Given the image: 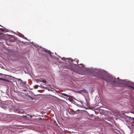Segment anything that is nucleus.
<instances>
[{
  "instance_id": "f257e3e1",
  "label": "nucleus",
  "mask_w": 134,
  "mask_h": 134,
  "mask_svg": "<svg viewBox=\"0 0 134 134\" xmlns=\"http://www.w3.org/2000/svg\"><path fill=\"white\" fill-rule=\"evenodd\" d=\"M103 79L106 81L107 83L111 84H114L115 83H119L120 82L117 79H119V77L117 78V79L113 76H104L102 77Z\"/></svg>"
},
{
  "instance_id": "f03ea898",
  "label": "nucleus",
  "mask_w": 134,
  "mask_h": 134,
  "mask_svg": "<svg viewBox=\"0 0 134 134\" xmlns=\"http://www.w3.org/2000/svg\"><path fill=\"white\" fill-rule=\"evenodd\" d=\"M68 60V62L71 65H78L79 60L77 59H75L74 60L71 59L70 58H66Z\"/></svg>"
},
{
  "instance_id": "7ed1b4c3",
  "label": "nucleus",
  "mask_w": 134,
  "mask_h": 134,
  "mask_svg": "<svg viewBox=\"0 0 134 134\" xmlns=\"http://www.w3.org/2000/svg\"><path fill=\"white\" fill-rule=\"evenodd\" d=\"M128 86L134 90V83L131 82H129L128 83Z\"/></svg>"
},
{
  "instance_id": "20e7f679",
  "label": "nucleus",
  "mask_w": 134,
  "mask_h": 134,
  "mask_svg": "<svg viewBox=\"0 0 134 134\" xmlns=\"http://www.w3.org/2000/svg\"><path fill=\"white\" fill-rule=\"evenodd\" d=\"M15 37H12L9 38V40L11 42H13L15 41Z\"/></svg>"
},
{
  "instance_id": "39448f33",
  "label": "nucleus",
  "mask_w": 134,
  "mask_h": 134,
  "mask_svg": "<svg viewBox=\"0 0 134 134\" xmlns=\"http://www.w3.org/2000/svg\"><path fill=\"white\" fill-rule=\"evenodd\" d=\"M79 65H81V66H78L77 67V68H79L81 69H82L83 67H84V65H83V64H79Z\"/></svg>"
},
{
  "instance_id": "423d86ee",
  "label": "nucleus",
  "mask_w": 134,
  "mask_h": 134,
  "mask_svg": "<svg viewBox=\"0 0 134 134\" xmlns=\"http://www.w3.org/2000/svg\"><path fill=\"white\" fill-rule=\"evenodd\" d=\"M15 79H16L18 81H20V83H24V82L23 81L20 79H18L15 78Z\"/></svg>"
},
{
  "instance_id": "0eeeda50",
  "label": "nucleus",
  "mask_w": 134,
  "mask_h": 134,
  "mask_svg": "<svg viewBox=\"0 0 134 134\" xmlns=\"http://www.w3.org/2000/svg\"><path fill=\"white\" fill-rule=\"evenodd\" d=\"M20 36L22 38H23L25 40H28L27 38L26 37H25L24 35H22V34Z\"/></svg>"
},
{
  "instance_id": "6e6552de",
  "label": "nucleus",
  "mask_w": 134,
  "mask_h": 134,
  "mask_svg": "<svg viewBox=\"0 0 134 134\" xmlns=\"http://www.w3.org/2000/svg\"><path fill=\"white\" fill-rule=\"evenodd\" d=\"M68 68L69 69H71V70L73 71H74L76 72V71H75V70H74V69H73L72 68V66H71L70 65V66L69 67H68Z\"/></svg>"
},
{
  "instance_id": "1a4fd4ad",
  "label": "nucleus",
  "mask_w": 134,
  "mask_h": 134,
  "mask_svg": "<svg viewBox=\"0 0 134 134\" xmlns=\"http://www.w3.org/2000/svg\"><path fill=\"white\" fill-rule=\"evenodd\" d=\"M60 94L61 95H63L64 96L67 97H70L69 95H68L67 94H65L64 93H61Z\"/></svg>"
},
{
  "instance_id": "9d476101",
  "label": "nucleus",
  "mask_w": 134,
  "mask_h": 134,
  "mask_svg": "<svg viewBox=\"0 0 134 134\" xmlns=\"http://www.w3.org/2000/svg\"><path fill=\"white\" fill-rule=\"evenodd\" d=\"M16 111H17V112L19 113H23V111L22 110L21 111H17L16 110Z\"/></svg>"
},
{
  "instance_id": "9b49d317",
  "label": "nucleus",
  "mask_w": 134,
  "mask_h": 134,
  "mask_svg": "<svg viewBox=\"0 0 134 134\" xmlns=\"http://www.w3.org/2000/svg\"><path fill=\"white\" fill-rule=\"evenodd\" d=\"M38 85H35L34 87V88L35 89H37L38 88Z\"/></svg>"
},
{
  "instance_id": "f8f14e48",
  "label": "nucleus",
  "mask_w": 134,
  "mask_h": 134,
  "mask_svg": "<svg viewBox=\"0 0 134 134\" xmlns=\"http://www.w3.org/2000/svg\"><path fill=\"white\" fill-rule=\"evenodd\" d=\"M129 119L130 120H133L134 121V118H131V117H129Z\"/></svg>"
},
{
  "instance_id": "ddd939ff",
  "label": "nucleus",
  "mask_w": 134,
  "mask_h": 134,
  "mask_svg": "<svg viewBox=\"0 0 134 134\" xmlns=\"http://www.w3.org/2000/svg\"><path fill=\"white\" fill-rule=\"evenodd\" d=\"M66 58H65L64 57H63V58H62V59L63 60H65V61H67L68 62V60L66 59Z\"/></svg>"
},
{
  "instance_id": "4468645a",
  "label": "nucleus",
  "mask_w": 134,
  "mask_h": 134,
  "mask_svg": "<svg viewBox=\"0 0 134 134\" xmlns=\"http://www.w3.org/2000/svg\"><path fill=\"white\" fill-rule=\"evenodd\" d=\"M41 82L43 83H46V81H45V80H42L41 81Z\"/></svg>"
},
{
  "instance_id": "2eb2a0df",
  "label": "nucleus",
  "mask_w": 134,
  "mask_h": 134,
  "mask_svg": "<svg viewBox=\"0 0 134 134\" xmlns=\"http://www.w3.org/2000/svg\"><path fill=\"white\" fill-rule=\"evenodd\" d=\"M0 79L3 81H4L5 79L3 78H0Z\"/></svg>"
},
{
  "instance_id": "dca6fc26",
  "label": "nucleus",
  "mask_w": 134,
  "mask_h": 134,
  "mask_svg": "<svg viewBox=\"0 0 134 134\" xmlns=\"http://www.w3.org/2000/svg\"><path fill=\"white\" fill-rule=\"evenodd\" d=\"M4 81H9L8 80L6 79H5Z\"/></svg>"
},
{
  "instance_id": "f3484780",
  "label": "nucleus",
  "mask_w": 134,
  "mask_h": 134,
  "mask_svg": "<svg viewBox=\"0 0 134 134\" xmlns=\"http://www.w3.org/2000/svg\"><path fill=\"white\" fill-rule=\"evenodd\" d=\"M30 98L32 100H33V98L32 97H31V96L30 97Z\"/></svg>"
},
{
  "instance_id": "a211bd4d",
  "label": "nucleus",
  "mask_w": 134,
  "mask_h": 134,
  "mask_svg": "<svg viewBox=\"0 0 134 134\" xmlns=\"http://www.w3.org/2000/svg\"><path fill=\"white\" fill-rule=\"evenodd\" d=\"M30 98L32 100H33V98L32 97H31V96L30 97Z\"/></svg>"
},
{
  "instance_id": "6ab92c4d",
  "label": "nucleus",
  "mask_w": 134,
  "mask_h": 134,
  "mask_svg": "<svg viewBox=\"0 0 134 134\" xmlns=\"http://www.w3.org/2000/svg\"><path fill=\"white\" fill-rule=\"evenodd\" d=\"M30 98L32 100H33V98L32 97H31V96L30 97Z\"/></svg>"
},
{
  "instance_id": "aec40b11",
  "label": "nucleus",
  "mask_w": 134,
  "mask_h": 134,
  "mask_svg": "<svg viewBox=\"0 0 134 134\" xmlns=\"http://www.w3.org/2000/svg\"><path fill=\"white\" fill-rule=\"evenodd\" d=\"M26 82H24V83H23L24 84H25Z\"/></svg>"
},
{
  "instance_id": "412c9836",
  "label": "nucleus",
  "mask_w": 134,
  "mask_h": 134,
  "mask_svg": "<svg viewBox=\"0 0 134 134\" xmlns=\"http://www.w3.org/2000/svg\"><path fill=\"white\" fill-rule=\"evenodd\" d=\"M82 91H84V92H86V91H85V90H82Z\"/></svg>"
},
{
  "instance_id": "4be33fe9",
  "label": "nucleus",
  "mask_w": 134,
  "mask_h": 134,
  "mask_svg": "<svg viewBox=\"0 0 134 134\" xmlns=\"http://www.w3.org/2000/svg\"><path fill=\"white\" fill-rule=\"evenodd\" d=\"M23 91H26V90H23Z\"/></svg>"
},
{
  "instance_id": "5701e85b",
  "label": "nucleus",
  "mask_w": 134,
  "mask_h": 134,
  "mask_svg": "<svg viewBox=\"0 0 134 134\" xmlns=\"http://www.w3.org/2000/svg\"><path fill=\"white\" fill-rule=\"evenodd\" d=\"M27 96L29 97H30V96L29 95H28Z\"/></svg>"
},
{
  "instance_id": "b1692460",
  "label": "nucleus",
  "mask_w": 134,
  "mask_h": 134,
  "mask_svg": "<svg viewBox=\"0 0 134 134\" xmlns=\"http://www.w3.org/2000/svg\"><path fill=\"white\" fill-rule=\"evenodd\" d=\"M21 43H23V41H22V42H21Z\"/></svg>"
}]
</instances>
